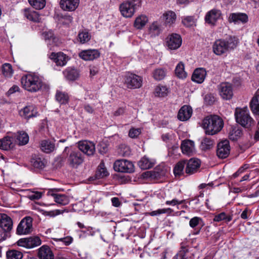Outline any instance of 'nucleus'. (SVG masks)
I'll return each mask as SVG.
<instances>
[{
	"label": "nucleus",
	"instance_id": "nucleus-1",
	"mask_svg": "<svg viewBox=\"0 0 259 259\" xmlns=\"http://www.w3.org/2000/svg\"><path fill=\"white\" fill-rule=\"evenodd\" d=\"M238 39L235 36L230 35L225 39L216 40L212 45L213 53L217 55H222L234 49L238 45Z\"/></svg>",
	"mask_w": 259,
	"mask_h": 259
},
{
	"label": "nucleus",
	"instance_id": "nucleus-2",
	"mask_svg": "<svg viewBox=\"0 0 259 259\" xmlns=\"http://www.w3.org/2000/svg\"><path fill=\"white\" fill-rule=\"evenodd\" d=\"M21 83L23 89L31 93L38 92L44 84L42 78L35 73H28L22 76Z\"/></svg>",
	"mask_w": 259,
	"mask_h": 259
},
{
	"label": "nucleus",
	"instance_id": "nucleus-3",
	"mask_svg": "<svg viewBox=\"0 0 259 259\" xmlns=\"http://www.w3.org/2000/svg\"><path fill=\"white\" fill-rule=\"evenodd\" d=\"M224 122L219 116L213 115L205 117L202 121V127L205 133L213 135L219 132L223 127Z\"/></svg>",
	"mask_w": 259,
	"mask_h": 259
},
{
	"label": "nucleus",
	"instance_id": "nucleus-4",
	"mask_svg": "<svg viewBox=\"0 0 259 259\" xmlns=\"http://www.w3.org/2000/svg\"><path fill=\"white\" fill-rule=\"evenodd\" d=\"M141 0H127L119 6L122 16L125 18H131L139 8L141 7Z\"/></svg>",
	"mask_w": 259,
	"mask_h": 259
},
{
	"label": "nucleus",
	"instance_id": "nucleus-5",
	"mask_svg": "<svg viewBox=\"0 0 259 259\" xmlns=\"http://www.w3.org/2000/svg\"><path fill=\"white\" fill-rule=\"evenodd\" d=\"M235 117L236 122L243 127L250 128L254 123V120L250 116L247 107L237 108L235 111Z\"/></svg>",
	"mask_w": 259,
	"mask_h": 259
},
{
	"label": "nucleus",
	"instance_id": "nucleus-6",
	"mask_svg": "<svg viewBox=\"0 0 259 259\" xmlns=\"http://www.w3.org/2000/svg\"><path fill=\"white\" fill-rule=\"evenodd\" d=\"M170 168L161 163L157 165L153 170L148 171L145 173V177L151 180H159L167 176Z\"/></svg>",
	"mask_w": 259,
	"mask_h": 259
},
{
	"label": "nucleus",
	"instance_id": "nucleus-7",
	"mask_svg": "<svg viewBox=\"0 0 259 259\" xmlns=\"http://www.w3.org/2000/svg\"><path fill=\"white\" fill-rule=\"evenodd\" d=\"M66 160L70 167L76 168L83 163L84 157L78 150H74L67 153Z\"/></svg>",
	"mask_w": 259,
	"mask_h": 259
},
{
	"label": "nucleus",
	"instance_id": "nucleus-8",
	"mask_svg": "<svg viewBox=\"0 0 259 259\" xmlns=\"http://www.w3.org/2000/svg\"><path fill=\"white\" fill-rule=\"evenodd\" d=\"M116 171L132 173L135 170V166L133 162L125 159H119L115 161L113 166Z\"/></svg>",
	"mask_w": 259,
	"mask_h": 259
},
{
	"label": "nucleus",
	"instance_id": "nucleus-9",
	"mask_svg": "<svg viewBox=\"0 0 259 259\" xmlns=\"http://www.w3.org/2000/svg\"><path fill=\"white\" fill-rule=\"evenodd\" d=\"M32 230V219L30 217H26L19 223L16 230V234L26 235L30 233Z\"/></svg>",
	"mask_w": 259,
	"mask_h": 259
},
{
	"label": "nucleus",
	"instance_id": "nucleus-10",
	"mask_svg": "<svg viewBox=\"0 0 259 259\" xmlns=\"http://www.w3.org/2000/svg\"><path fill=\"white\" fill-rule=\"evenodd\" d=\"M124 84L129 89H139L142 85V78L135 74L128 72L124 77Z\"/></svg>",
	"mask_w": 259,
	"mask_h": 259
},
{
	"label": "nucleus",
	"instance_id": "nucleus-11",
	"mask_svg": "<svg viewBox=\"0 0 259 259\" xmlns=\"http://www.w3.org/2000/svg\"><path fill=\"white\" fill-rule=\"evenodd\" d=\"M41 241L38 236H31L27 238L20 239L17 244L19 246L25 247L27 248H32L40 245Z\"/></svg>",
	"mask_w": 259,
	"mask_h": 259
},
{
	"label": "nucleus",
	"instance_id": "nucleus-12",
	"mask_svg": "<svg viewBox=\"0 0 259 259\" xmlns=\"http://www.w3.org/2000/svg\"><path fill=\"white\" fill-rule=\"evenodd\" d=\"M182 42L180 35L172 33L168 35L165 39V44L168 50H176L179 48Z\"/></svg>",
	"mask_w": 259,
	"mask_h": 259
},
{
	"label": "nucleus",
	"instance_id": "nucleus-13",
	"mask_svg": "<svg viewBox=\"0 0 259 259\" xmlns=\"http://www.w3.org/2000/svg\"><path fill=\"white\" fill-rule=\"evenodd\" d=\"M79 151L87 156H93L96 151L95 144L89 141H79L78 143Z\"/></svg>",
	"mask_w": 259,
	"mask_h": 259
},
{
	"label": "nucleus",
	"instance_id": "nucleus-14",
	"mask_svg": "<svg viewBox=\"0 0 259 259\" xmlns=\"http://www.w3.org/2000/svg\"><path fill=\"white\" fill-rule=\"evenodd\" d=\"M218 90L221 97L225 100L231 99L233 95V87L228 82H222L218 85Z\"/></svg>",
	"mask_w": 259,
	"mask_h": 259
},
{
	"label": "nucleus",
	"instance_id": "nucleus-15",
	"mask_svg": "<svg viewBox=\"0 0 259 259\" xmlns=\"http://www.w3.org/2000/svg\"><path fill=\"white\" fill-rule=\"evenodd\" d=\"M230 146L227 140H223L218 143L217 146V155L222 159L226 158L230 154Z\"/></svg>",
	"mask_w": 259,
	"mask_h": 259
},
{
	"label": "nucleus",
	"instance_id": "nucleus-16",
	"mask_svg": "<svg viewBox=\"0 0 259 259\" xmlns=\"http://www.w3.org/2000/svg\"><path fill=\"white\" fill-rule=\"evenodd\" d=\"M100 56V53L96 49L83 50L79 53V57L85 61H93L98 59Z\"/></svg>",
	"mask_w": 259,
	"mask_h": 259
},
{
	"label": "nucleus",
	"instance_id": "nucleus-17",
	"mask_svg": "<svg viewBox=\"0 0 259 259\" xmlns=\"http://www.w3.org/2000/svg\"><path fill=\"white\" fill-rule=\"evenodd\" d=\"M50 58L54 61V62L58 66H65L68 61V57L62 52L52 53Z\"/></svg>",
	"mask_w": 259,
	"mask_h": 259
},
{
	"label": "nucleus",
	"instance_id": "nucleus-18",
	"mask_svg": "<svg viewBox=\"0 0 259 259\" xmlns=\"http://www.w3.org/2000/svg\"><path fill=\"white\" fill-rule=\"evenodd\" d=\"M200 163V160L196 158H191L188 161H186V173L191 175L196 172L199 168Z\"/></svg>",
	"mask_w": 259,
	"mask_h": 259
},
{
	"label": "nucleus",
	"instance_id": "nucleus-19",
	"mask_svg": "<svg viewBox=\"0 0 259 259\" xmlns=\"http://www.w3.org/2000/svg\"><path fill=\"white\" fill-rule=\"evenodd\" d=\"M221 14V12L219 10L215 9L211 10L206 13L205 16V22L208 24L214 25Z\"/></svg>",
	"mask_w": 259,
	"mask_h": 259
},
{
	"label": "nucleus",
	"instance_id": "nucleus-20",
	"mask_svg": "<svg viewBox=\"0 0 259 259\" xmlns=\"http://www.w3.org/2000/svg\"><path fill=\"white\" fill-rule=\"evenodd\" d=\"M79 0H61L60 5L61 8L69 12L75 11L78 7Z\"/></svg>",
	"mask_w": 259,
	"mask_h": 259
},
{
	"label": "nucleus",
	"instance_id": "nucleus-21",
	"mask_svg": "<svg viewBox=\"0 0 259 259\" xmlns=\"http://www.w3.org/2000/svg\"><path fill=\"white\" fill-rule=\"evenodd\" d=\"M13 221L6 213H0V227L5 231H11L13 229Z\"/></svg>",
	"mask_w": 259,
	"mask_h": 259
},
{
	"label": "nucleus",
	"instance_id": "nucleus-22",
	"mask_svg": "<svg viewBox=\"0 0 259 259\" xmlns=\"http://www.w3.org/2000/svg\"><path fill=\"white\" fill-rule=\"evenodd\" d=\"M228 21L230 23L243 24L246 23L248 21V17L247 14L243 13H233L229 15Z\"/></svg>",
	"mask_w": 259,
	"mask_h": 259
},
{
	"label": "nucleus",
	"instance_id": "nucleus-23",
	"mask_svg": "<svg viewBox=\"0 0 259 259\" xmlns=\"http://www.w3.org/2000/svg\"><path fill=\"white\" fill-rule=\"evenodd\" d=\"M189 246L186 242L180 244V250L172 257V259H189Z\"/></svg>",
	"mask_w": 259,
	"mask_h": 259
},
{
	"label": "nucleus",
	"instance_id": "nucleus-24",
	"mask_svg": "<svg viewBox=\"0 0 259 259\" xmlns=\"http://www.w3.org/2000/svg\"><path fill=\"white\" fill-rule=\"evenodd\" d=\"M55 142L49 139L41 140L40 142V150L47 154L53 152L56 149Z\"/></svg>",
	"mask_w": 259,
	"mask_h": 259
},
{
	"label": "nucleus",
	"instance_id": "nucleus-25",
	"mask_svg": "<svg viewBox=\"0 0 259 259\" xmlns=\"http://www.w3.org/2000/svg\"><path fill=\"white\" fill-rule=\"evenodd\" d=\"M19 115L23 118L28 119L31 117H36L37 112L33 105H28L19 111Z\"/></svg>",
	"mask_w": 259,
	"mask_h": 259
},
{
	"label": "nucleus",
	"instance_id": "nucleus-26",
	"mask_svg": "<svg viewBox=\"0 0 259 259\" xmlns=\"http://www.w3.org/2000/svg\"><path fill=\"white\" fill-rule=\"evenodd\" d=\"M192 114V108L189 106L184 105L179 110L178 114V118L181 121H186L191 117Z\"/></svg>",
	"mask_w": 259,
	"mask_h": 259
},
{
	"label": "nucleus",
	"instance_id": "nucleus-27",
	"mask_svg": "<svg viewBox=\"0 0 259 259\" xmlns=\"http://www.w3.org/2000/svg\"><path fill=\"white\" fill-rule=\"evenodd\" d=\"M38 256L39 259H54L52 250L47 245H42L38 249Z\"/></svg>",
	"mask_w": 259,
	"mask_h": 259
},
{
	"label": "nucleus",
	"instance_id": "nucleus-28",
	"mask_svg": "<svg viewBox=\"0 0 259 259\" xmlns=\"http://www.w3.org/2000/svg\"><path fill=\"white\" fill-rule=\"evenodd\" d=\"M65 78L68 80L74 81L78 79L79 76V71L77 69L68 67L63 72Z\"/></svg>",
	"mask_w": 259,
	"mask_h": 259
},
{
	"label": "nucleus",
	"instance_id": "nucleus-29",
	"mask_svg": "<svg viewBox=\"0 0 259 259\" xmlns=\"http://www.w3.org/2000/svg\"><path fill=\"white\" fill-rule=\"evenodd\" d=\"M206 70L202 68L196 69L192 76V80L198 83H202L206 76Z\"/></svg>",
	"mask_w": 259,
	"mask_h": 259
},
{
	"label": "nucleus",
	"instance_id": "nucleus-30",
	"mask_svg": "<svg viewBox=\"0 0 259 259\" xmlns=\"http://www.w3.org/2000/svg\"><path fill=\"white\" fill-rule=\"evenodd\" d=\"M189 225L192 228L195 229L196 231L194 234H198L202 227L204 225V223L201 218L195 217L190 220Z\"/></svg>",
	"mask_w": 259,
	"mask_h": 259
},
{
	"label": "nucleus",
	"instance_id": "nucleus-31",
	"mask_svg": "<svg viewBox=\"0 0 259 259\" xmlns=\"http://www.w3.org/2000/svg\"><path fill=\"white\" fill-rule=\"evenodd\" d=\"M13 138L10 136H6L0 139V149L3 150H9L14 147Z\"/></svg>",
	"mask_w": 259,
	"mask_h": 259
},
{
	"label": "nucleus",
	"instance_id": "nucleus-32",
	"mask_svg": "<svg viewBox=\"0 0 259 259\" xmlns=\"http://www.w3.org/2000/svg\"><path fill=\"white\" fill-rule=\"evenodd\" d=\"M52 191H50L48 192V193L53 197L56 203L62 205H66L69 203V198L67 195L54 193Z\"/></svg>",
	"mask_w": 259,
	"mask_h": 259
},
{
	"label": "nucleus",
	"instance_id": "nucleus-33",
	"mask_svg": "<svg viewBox=\"0 0 259 259\" xmlns=\"http://www.w3.org/2000/svg\"><path fill=\"white\" fill-rule=\"evenodd\" d=\"M181 148L184 154L190 155L194 150V143L189 140L184 141L182 143Z\"/></svg>",
	"mask_w": 259,
	"mask_h": 259
},
{
	"label": "nucleus",
	"instance_id": "nucleus-34",
	"mask_svg": "<svg viewBox=\"0 0 259 259\" xmlns=\"http://www.w3.org/2000/svg\"><path fill=\"white\" fill-rule=\"evenodd\" d=\"M162 31V26L157 21L152 23L149 28V33L152 37L158 36Z\"/></svg>",
	"mask_w": 259,
	"mask_h": 259
},
{
	"label": "nucleus",
	"instance_id": "nucleus-35",
	"mask_svg": "<svg viewBox=\"0 0 259 259\" xmlns=\"http://www.w3.org/2000/svg\"><path fill=\"white\" fill-rule=\"evenodd\" d=\"M155 164L154 159H150L146 156L142 157L138 162L139 167L143 169H149Z\"/></svg>",
	"mask_w": 259,
	"mask_h": 259
},
{
	"label": "nucleus",
	"instance_id": "nucleus-36",
	"mask_svg": "<svg viewBox=\"0 0 259 259\" xmlns=\"http://www.w3.org/2000/svg\"><path fill=\"white\" fill-rule=\"evenodd\" d=\"M24 15L27 19L34 22H39L40 20L38 13L30 9L24 10Z\"/></svg>",
	"mask_w": 259,
	"mask_h": 259
},
{
	"label": "nucleus",
	"instance_id": "nucleus-37",
	"mask_svg": "<svg viewBox=\"0 0 259 259\" xmlns=\"http://www.w3.org/2000/svg\"><path fill=\"white\" fill-rule=\"evenodd\" d=\"M31 162L34 167L39 169L44 168L47 163L44 158L36 155L31 158Z\"/></svg>",
	"mask_w": 259,
	"mask_h": 259
},
{
	"label": "nucleus",
	"instance_id": "nucleus-38",
	"mask_svg": "<svg viewBox=\"0 0 259 259\" xmlns=\"http://www.w3.org/2000/svg\"><path fill=\"white\" fill-rule=\"evenodd\" d=\"M109 175V173L106 168L104 163L101 162L99 165L95 174V177L97 179H100Z\"/></svg>",
	"mask_w": 259,
	"mask_h": 259
},
{
	"label": "nucleus",
	"instance_id": "nucleus-39",
	"mask_svg": "<svg viewBox=\"0 0 259 259\" xmlns=\"http://www.w3.org/2000/svg\"><path fill=\"white\" fill-rule=\"evenodd\" d=\"M250 107L253 114L259 115V95L252 98L250 102Z\"/></svg>",
	"mask_w": 259,
	"mask_h": 259
},
{
	"label": "nucleus",
	"instance_id": "nucleus-40",
	"mask_svg": "<svg viewBox=\"0 0 259 259\" xmlns=\"http://www.w3.org/2000/svg\"><path fill=\"white\" fill-rule=\"evenodd\" d=\"M148 22L147 17L143 15L139 16L136 18L134 22V27L138 29H142Z\"/></svg>",
	"mask_w": 259,
	"mask_h": 259
},
{
	"label": "nucleus",
	"instance_id": "nucleus-41",
	"mask_svg": "<svg viewBox=\"0 0 259 259\" xmlns=\"http://www.w3.org/2000/svg\"><path fill=\"white\" fill-rule=\"evenodd\" d=\"M16 138L17 141L21 145H26L29 141V137L27 134L23 131L17 132Z\"/></svg>",
	"mask_w": 259,
	"mask_h": 259
},
{
	"label": "nucleus",
	"instance_id": "nucleus-42",
	"mask_svg": "<svg viewBox=\"0 0 259 259\" xmlns=\"http://www.w3.org/2000/svg\"><path fill=\"white\" fill-rule=\"evenodd\" d=\"M153 77L156 80H161L164 78L166 74V70L164 68H159L153 72Z\"/></svg>",
	"mask_w": 259,
	"mask_h": 259
},
{
	"label": "nucleus",
	"instance_id": "nucleus-43",
	"mask_svg": "<svg viewBox=\"0 0 259 259\" xmlns=\"http://www.w3.org/2000/svg\"><path fill=\"white\" fill-rule=\"evenodd\" d=\"M55 97L56 100L61 104H66L69 101L68 94L61 91H57Z\"/></svg>",
	"mask_w": 259,
	"mask_h": 259
},
{
	"label": "nucleus",
	"instance_id": "nucleus-44",
	"mask_svg": "<svg viewBox=\"0 0 259 259\" xmlns=\"http://www.w3.org/2000/svg\"><path fill=\"white\" fill-rule=\"evenodd\" d=\"M175 74L180 78H185L187 77V73L184 70V64L180 62L176 66Z\"/></svg>",
	"mask_w": 259,
	"mask_h": 259
},
{
	"label": "nucleus",
	"instance_id": "nucleus-45",
	"mask_svg": "<svg viewBox=\"0 0 259 259\" xmlns=\"http://www.w3.org/2000/svg\"><path fill=\"white\" fill-rule=\"evenodd\" d=\"M7 259H22V253L17 250H9L6 253Z\"/></svg>",
	"mask_w": 259,
	"mask_h": 259
},
{
	"label": "nucleus",
	"instance_id": "nucleus-46",
	"mask_svg": "<svg viewBox=\"0 0 259 259\" xmlns=\"http://www.w3.org/2000/svg\"><path fill=\"white\" fill-rule=\"evenodd\" d=\"M168 89L165 86L158 85L155 89V96L158 97H164L167 95Z\"/></svg>",
	"mask_w": 259,
	"mask_h": 259
},
{
	"label": "nucleus",
	"instance_id": "nucleus-47",
	"mask_svg": "<svg viewBox=\"0 0 259 259\" xmlns=\"http://www.w3.org/2000/svg\"><path fill=\"white\" fill-rule=\"evenodd\" d=\"M186 165V161L179 162L174 168V173L176 176H180L184 174V168Z\"/></svg>",
	"mask_w": 259,
	"mask_h": 259
},
{
	"label": "nucleus",
	"instance_id": "nucleus-48",
	"mask_svg": "<svg viewBox=\"0 0 259 259\" xmlns=\"http://www.w3.org/2000/svg\"><path fill=\"white\" fill-rule=\"evenodd\" d=\"M214 142L210 138H204L201 142V148L202 150H206L211 149L214 145Z\"/></svg>",
	"mask_w": 259,
	"mask_h": 259
},
{
	"label": "nucleus",
	"instance_id": "nucleus-49",
	"mask_svg": "<svg viewBox=\"0 0 259 259\" xmlns=\"http://www.w3.org/2000/svg\"><path fill=\"white\" fill-rule=\"evenodd\" d=\"M30 5L35 9L40 10L46 6V0H28Z\"/></svg>",
	"mask_w": 259,
	"mask_h": 259
},
{
	"label": "nucleus",
	"instance_id": "nucleus-50",
	"mask_svg": "<svg viewBox=\"0 0 259 259\" xmlns=\"http://www.w3.org/2000/svg\"><path fill=\"white\" fill-rule=\"evenodd\" d=\"M242 132V130L238 128H233L229 133V138L232 141H236L241 137Z\"/></svg>",
	"mask_w": 259,
	"mask_h": 259
},
{
	"label": "nucleus",
	"instance_id": "nucleus-51",
	"mask_svg": "<svg viewBox=\"0 0 259 259\" xmlns=\"http://www.w3.org/2000/svg\"><path fill=\"white\" fill-rule=\"evenodd\" d=\"M118 153L122 156L128 157L131 154V150L128 146L124 144H121L119 146Z\"/></svg>",
	"mask_w": 259,
	"mask_h": 259
},
{
	"label": "nucleus",
	"instance_id": "nucleus-52",
	"mask_svg": "<svg viewBox=\"0 0 259 259\" xmlns=\"http://www.w3.org/2000/svg\"><path fill=\"white\" fill-rule=\"evenodd\" d=\"M165 19V23L167 24L171 25L174 23L176 19V15L172 11H168L163 15Z\"/></svg>",
	"mask_w": 259,
	"mask_h": 259
},
{
	"label": "nucleus",
	"instance_id": "nucleus-53",
	"mask_svg": "<svg viewBox=\"0 0 259 259\" xmlns=\"http://www.w3.org/2000/svg\"><path fill=\"white\" fill-rule=\"evenodd\" d=\"M78 38L81 44H84L90 40L91 35L86 30L82 31L79 32L78 34Z\"/></svg>",
	"mask_w": 259,
	"mask_h": 259
},
{
	"label": "nucleus",
	"instance_id": "nucleus-54",
	"mask_svg": "<svg viewBox=\"0 0 259 259\" xmlns=\"http://www.w3.org/2000/svg\"><path fill=\"white\" fill-rule=\"evenodd\" d=\"M65 210L55 209L51 211H46L41 210V213L45 216H48L50 217H55L60 214H62Z\"/></svg>",
	"mask_w": 259,
	"mask_h": 259
},
{
	"label": "nucleus",
	"instance_id": "nucleus-55",
	"mask_svg": "<svg viewBox=\"0 0 259 259\" xmlns=\"http://www.w3.org/2000/svg\"><path fill=\"white\" fill-rule=\"evenodd\" d=\"M2 72L5 76L10 77L13 73L11 65L9 63L4 64L2 67Z\"/></svg>",
	"mask_w": 259,
	"mask_h": 259
},
{
	"label": "nucleus",
	"instance_id": "nucleus-56",
	"mask_svg": "<svg viewBox=\"0 0 259 259\" xmlns=\"http://www.w3.org/2000/svg\"><path fill=\"white\" fill-rule=\"evenodd\" d=\"M183 24L187 27H190L195 24V21L193 17L187 16L182 20Z\"/></svg>",
	"mask_w": 259,
	"mask_h": 259
},
{
	"label": "nucleus",
	"instance_id": "nucleus-57",
	"mask_svg": "<svg viewBox=\"0 0 259 259\" xmlns=\"http://www.w3.org/2000/svg\"><path fill=\"white\" fill-rule=\"evenodd\" d=\"M58 241H60L61 243L64 245V246H68L73 241V238L71 236H66L63 238H58Z\"/></svg>",
	"mask_w": 259,
	"mask_h": 259
},
{
	"label": "nucleus",
	"instance_id": "nucleus-58",
	"mask_svg": "<svg viewBox=\"0 0 259 259\" xmlns=\"http://www.w3.org/2000/svg\"><path fill=\"white\" fill-rule=\"evenodd\" d=\"M171 209L169 208H163V209H158L156 210L152 211L150 212V215L151 216H155L159 215L162 213H166L168 212Z\"/></svg>",
	"mask_w": 259,
	"mask_h": 259
},
{
	"label": "nucleus",
	"instance_id": "nucleus-59",
	"mask_svg": "<svg viewBox=\"0 0 259 259\" xmlns=\"http://www.w3.org/2000/svg\"><path fill=\"white\" fill-rule=\"evenodd\" d=\"M141 133L140 128H132L128 132V136L132 138H136Z\"/></svg>",
	"mask_w": 259,
	"mask_h": 259
},
{
	"label": "nucleus",
	"instance_id": "nucleus-60",
	"mask_svg": "<svg viewBox=\"0 0 259 259\" xmlns=\"http://www.w3.org/2000/svg\"><path fill=\"white\" fill-rule=\"evenodd\" d=\"M204 103L207 105H212L215 101L214 96L210 94H206L204 98Z\"/></svg>",
	"mask_w": 259,
	"mask_h": 259
},
{
	"label": "nucleus",
	"instance_id": "nucleus-61",
	"mask_svg": "<svg viewBox=\"0 0 259 259\" xmlns=\"http://www.w3.org/2000/svg\"><path fill=\"white\" fill-rule=\"evenodd\" d=\"M42 196V193L40 192H32L28 195V198L32 200H38Z\"/></svg>",
	"mask_w": 259,
	"mask_h": 259
},
{
	"label": "nucleus",
	"instance_id": "nucleus-62",
	"mask_svg": "<svg viewBox=\"0 0 259 259\" xmlns=\"http://www.w3.org/2000/svg\"><path fill=\"white\" fill-rule=\"evenodd\" d=\"M10 233L11 231H5L2 229V230L0 231V241H4L7 238L10 237L11 236Z\"/></svg>",
	"mask_w": 259,
	"mask_h": 259
},
{
	"label": "nucleus",
	"instance_id": "nucleus-63",
	"mask_svg": "<svg viewBox=\"0 0 259 259\" xmlns=\"http://www.w3.org/2000/svg\"><path fill=\"white\" fill-rule=\"evenodd\" d=\"M185 200H182L181 201L178 200L177 199H174L171 201L168 200L165 202V204L168 205L175 206L177 204H182L185 202Z\"/></svg>",
	"mask_w": 259,
	"mask_h": 259
},
{
	"label": "nucleus",
	"instance_id": "nucleus-64",
	"mask_svg": "<svg viewBox=\"0 0 259 259\" xmlns=\"http://www.w3.org/2000/svg\"><path fill=\"white\" fill-rule=\"evenodd\" d=\"M253 139L256 142L259 141V121L257 122L255 126Z\"/></svg>",
	"mask_w": 259,
	"mask_h": 259
}]
</instances>
